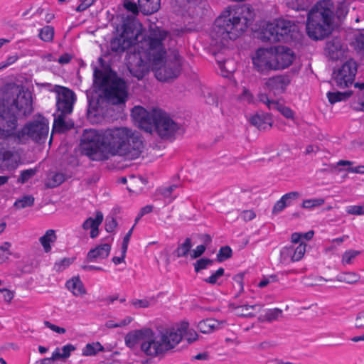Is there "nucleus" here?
Segmentation results:
<instances>
[{"mask_svg": "<svg viewBox=\"0 0 364 364\" xmlns=\"http://www.w3.org/2000/svg\"><path fill=\"white\" fill-rule=\"evenodd\" d=\"M167 36L166 31L157 28L151 30L146 38L141 23L133 22L112 41L111 48L129 50L126 63L134 77L141 79L151 68L159 81L166 82L178 76L182 65L176 54L166 57L162 41Z\"/></svg>", "mask_w": 364, "mask_h": 364, "instance_id": "nucleus-1", "label": "nucleus"}, {"mask_svg": "<svg viewBox=\"0 0 364 364\" xmlns=\"http://www.w3.org/2000/svg\"><path fill=\"white\" fill-rule=\"evenodd\" d=\"M141 147L139 134L124 126L85 130L80 144V152L93 161H104L115 156L135 159Z\"/></svg>", "mask_w": 364, "mask_h": 364, "instance_id": "nucleus-2", "label": "nucleus"}, {"mask_svg": "<svg viewBox=\"0 0 364 364\" xmlns=\"http://www.w3.org/2000/svg\"><path fill=\"white\" fill-rule=\"evenodd\" d=\"M253 14L250 8L228 6L215 19L210 32V46L215 50L228 46L246 31Z\"/></svg>", "mask_w": 364, "mask_h": 364, "instance_id": "nucleus-3", "label": "nucleus"}, {"mask_svg": "<svg viewBox=\"0 0 364 364\" xmlns=\"http://www.w3.org/2000/svg\"><path fill=\"white\" fill-rule=\"evenodd\" d=\"M131 117L136 126L146 132L156 133L161 138L171 136L177 129V125L167 113L160 109H146L135 106L131 112Z\"/></svg>", "mask_w": 364, "mask_h": 364, "instance_id": "nucleus-4", "label": "nucleus"}, {"mask_svg": "<svg viewBox=\"0 0 364 364\" xmlns=\"http://www.w3.org/2000/svg\"><path fill=\"white\" fill-rule=\"evenodd\" d=\"M333 6L330 0L318 2L308 15L306 31L309 36L321 40L329 35L333 30Z\"/></svg>", "mask_w": 364, "mask_h": 364, "instance_id": "nucleus-5", "label": "nucleus"}, {"mask_svg": "<svg viewBox=\"0 0 364 364\" xmlns=\"http://www.w3.org/2000/svg\"><path fill=\"white\" fill-rule=\"evenodd\" d=\"M298 26L283 18L264 21L260 26V38L272 42L289 41L296 38Z\"/></svg>", "mask_w": 364, "mask_h": 364, "instance_id": "nucleus-6", "label": "nucleus"}, {"mask_svg": "<svg viewBox=\"0 0 364 364\" xmlns=\"http://www.w3.org/2000/svg\"><path fill=\"white\" fill-rule=\"evenodd\" d=\"M94 82L106 92L112 104H124L127 98V88L125 82L114 75L105 76L100 70H95Z\"/></svg>", "mask_w": 364, "mask_h": 364, "instance_id": "nucleus-7", "label": "nucleus"}, {"mask_svg": "<svg viewBox=\"0 0 364 364\" xmlns=\"http://www.w3.org/2000/svg\"><path fill=\"white\" fill-rule=\"evenodd\" d=\"M146 334L144 342L140 346V351L145 355L156 358L174 349L168 328L159 334L149 328Z\"/></svg>", "mask_w": 364, "mask_h": 364, "instance_id": "nucleus-8", "label": "nucleus"}, {"mask_svg": "<svg viewBox=\"0 0 364 364\" xmlns=\"http://www.w3.org/2000/svg\"><path fill=\"white\" fill-rule=\"evenodd\" d=\"M75 100V95L70 90L65 87L58 90L57 107L60 114L55 117L53 132H63L73 127V123L65 117L72 112Z\"/></svg>", "mask_w": 364, "mask_h": 364, "instance_id": "nucleus-9", "label": "nucleus"}, {"mask_svg": "<svg viewBox=\"0 0 364 364\" xmlns=\"http://www.w3.org/2000/svg\"><path fill=\"white\" fill-rule=\"evenodd\" d=\"M356 73L355 61L349 59L335 68L332 76L333 83L340 88L348 87L353 82Z\"/></svg>", "mask_w": 364, "mask_h": 364, "instance_id": "nucleus-10", "label": "nucleus"}, {"mask_svg": "<svg viewBox=\"0 0 364 364\" xmlns=\"http://www.w3.org/2000/svg\"><path fill=\"white\" fill-rule=\"evenodd\" d=\"M170 336L171 337L174 348L184 340L189 344L196 342L199 340L198 333L191 328L190 323L187 321H181L175 323L168 328Z\"/></svg>", "mask_w": 364, "mask_h": 364, "instance_id": "nucleus-11", "label": "nucleus"}, {"mask_svg": "<svg viewBox=\"0 0 364 364\" xmlns=\"http://www.w3.org/2000/svg\"><path fill=\"white\" fill-rule=\"evenodd\" d=\"M48 130V120L43 117H39L37 120L24 127L18 134V138L20 141H24L28 138L38 140L46 136Z\"/></svg>", "mask_w": 364, "mask_h": 364, "instance_id": "nucleus-12", "label": "nucleus"}, {"mask_svg": "<svg viewBox=\"0 0 364 364\" xmlns=\"http://www.w3.org/2000/svg\"><path fill=\"white\" fill-rule=\"evenodd\" d=\"M252 62L254 68L259 73L268 74L274 71L272 47L257 49L252 55Z\"/></svg>", "mask_w": 364, "mask_h": 364, "instance_id": "nucleus-13", "label": "nucleus"}, {"mask_svg": "<svg viewBox=\"0 0 364 364\" xmlns=\"http://www.w3.org/2000/svg\"><path fill=\"white\" fill-rule=\"evenodd\" d=\"M274 70H280L289 67L294 59V52L283 46H272Z\"/></svg>", "mask_w": 364, "mask_h": 364, "instance_id": "nucleus-14", "label": "nucleus"}, {"mask_svg": "<svg viewBox=\"0 0 364 364\" xmlns=\"http://www.w3.org/2000/svg\"><path fill=\"white\" fill-rule=\"evenodd\" d=\"M306 245L304 243L283 247L280 252L281 262L287 264L301 260L306 252Z\"/></svg>", "mask_w": 364, "mask_h": 364, "instance_id": "nucleus-15", "label": "nucleus"}, {"mask_svg": "<svg viewBox=\"0 0 364 364\" xmlns=\"http://www.w3.org/2000/svg\"><path fill=\"white\" fill-rule=\"evenodd\" d=\"M149 328L135 329L129 331L124 337L127 347L132 350H140V346L144 342Z\"/></svg>", "mask_w": 364, "mask_h": 364, "instance_id": "nucleus-16", "label": "nucleus"}, {"mask_svg": "<svg viewBox=\"0 0 364 364\" xmlns=\"http://www.w3.org/2000/svg\"><path fill=\"white\" fill-rule=\"evenodd\" d=\"M290 84V79L285 75H277L268 78L265 82V87L274 95H279L285 92Z\"/></svg>", "mask_w": 364, "mask_h": 364, "instance_id": "nucleus-17", "label": "nucleus"}, {"mask_svg": "<svg viewBox=\"0 0 364 364\" xmlns=\"http://www.w3.org/2000/svg\"><path fill=\"white\" fill-rule=\"evenodd\" d=\"M14 106L21 114H26L32 110V95L28 90L19 92Z\"/></svg>", "mask_w": 364, "mask_h": 364, "instance_id": "nucleus-18", "label": "nucleus"}, {"mask_svg": "<svg viewBox=\"0 0 364 364\" xmlns=\"http://www.w3.org/2000/svg\"><path fill=\"white\" fill-rule=\"evenodd\" d=\"M66 289L74 296L82 298L87 294V289L79 276H73L65 284Z\"/></svg>", "mask_w": 364, "mask_h": 364, "instance_id": "nucleus-19", "label": "nucleus"}, {"mask_svg": "<svg viewBox=\"0 0 364 364\" xmlns=\"http://www.w3.org/2000/svg\"><path fill=\"white\" fill-rule=\"evenodd\" d=\"M224 323L223 321L208 318L200 321L196 327L201 333L210 334L220 329Z\"/></svg>", "mask_w": 364, "mask_h": 364, "instance_id": "nucleus-20", "label": "nucleus"}, {"mask_svg": "<svg viewBox=\"0 0 364 364\" xmlns=\"http://www.w3.org/2000/svg\"><path fill=\"white\" fill-rule=\"evenodd\" d=\"M21 161L20 154L18 152L11 151H2L0 149V166L9 168H16Z\"/></svg>", "mask_w": 364, "mask_h": 364, "instance_id": "nucleus-21", "label": "nucleus"}, {"mask_svg": "<svg viewBox=\"0 0 364 364\" xmlns=\"http://www.w3.org/2000/svg\"><path fill=\"white\" fill-rule=\"evenodd\" d=\"M299 196V193L296 191L289 192L283 195L281 198L275 203L272 208V213L274 214H278L282 212L287 207L290 206Z\"/></svg>", "mask_w": 364, "mask_h": 364, "instance_id": "nucleus-22", "label": "nucleus"}, {"mask_svg": "<svg viewBox=\"0 0 364 364\" xmlns=\"http://www.w3.org/2000/svg\"><path fill=\"white\" fill-rule=\"evenodd\" d=\"M103 220V214L97 212L94 217H90L83 223L82 227L85 230H90V235L92 238L99 235L98 228Z\"/></svg>", "mask_w": 364, "mask_h": 364, "instance_id": "nucleus-23", "label": "nucleus"}, {"mask_svg": "<svg viewBox=\"0 0 364 364\" xmlns=\"http://www.w3.org/2000/svg\"><path fill=\"white\" fill-rule=\"evenodd\" d=\"M261 98V100L267 105L269 109H276L279 111L285 118L294 120L295 119V112L289 107L284 106L278 102L269 100L267 97Z\"/></svg>", "mask_w": 364, "mask_h": 364, "instance_id": "nucleus-24", "label": "nucleus"}, {"mask_svg": "<svg viewBox=\"0 0 364 364\" xmlns=\"http://www.w3.org/2000/svg\"><path fill=\"white\" fill-rule=\"evenodd\" d=\"M57 240L56 231L53 229L47 230L45 233L41 236L38 241L42 246L45 253H50L52 247Z\"/></svg>", "mask_w": 364, "mask_h": 364, "instance_id": "nucleus-25", "label": "nucleus"}, {"mask_svg": "<svg viewBox=\"0 0 364 364\" xmlns=\"http://www.w3.org/2000/svg\"><path fill=\"white\" fill-rule=\"evenodd\" d=\"M250 122L260 129H266L272 127V119L269 114L256 113L250 117Z\"/></svg>", "mask_w": 364, "mask_h": 364, "instance_id": "nucleus-26", "label": "nucleus"}, {"mask_svg": "<svg viewBox=\"0 0 364 364\" xmlns=\"http://www.w3.org/2000/svg\"><path fill=\"white\" fill-rule=\"evenodd\" d=\"M111 250L109 244H104L91 250L87 254V259L90 262H96L108 257Z\"/></svg>", "mask_w": 364, "mask_h": 364, "instance_id": "nucleus-27", "label": "nucleus"}, {"mask_svg": "<svg viewBox=\"0 0 364 364\" xmlns=\"http://www.w3.org/2000/svg\"><path fill=\"white\" fill-rule=\"evenodd\" d=\"M138 6L145 14H151L159 8V0H137Z\"/></svg>", "mask_w": 364, "mask_h": 364, "instance_id": "nucleus-28", "label": "nucleus"}, {"mask_svg": "<svg viewBox=\"0 0 364 364\" xmlns=\"http://www.w3.org/2000/svg\"><path fill=\"white\" fill-rule=\"evenodd\" d=\"M5 119L0 117V137H7L13 134L12 131L16 127V117H12L6 122V128L4 125Z\"/></svg>", "mask_w": 364, "mask_h": 364, "instance_id": "nucleus-29", "label": "nucleus"}, {"mask_svg": "<svg viewBox=\"0 0 364 364\" xmlns=\"http://www.w3.org/2000/svg\"><path fill=\"white\" fill-rule=\"evenodd\" d=\"M103 350L104 347L100 342H92L85 346L82 349V355L84 356H93Z\"/></svg>", "mask_w": 364, "mask_h": 364, "instance_id": "nucleus-30", "label": "nucleus"}, {"mask_svg": "<svg viewBox=\"0 0 364 364\" xmlns=\"http://www.w3.org/2000/svg\"><path fill=\"white\" fill-rule=\"evenodd\" d=\"M351 95L350 92H328L326 94L327 98L331 104L343 101Z\"/></svg>", "mask_w": 364, "mask_h": 364, "instance_id": "nucleus-31", "label": "nucleus"}, {"mask_svg": "<svg viewBox=\"0 0 364 364\" xmlns=\"http://www.w3.org/2000/svg\"><path fill=\"white\" fill-rule=\"evenodd\" d=\"M192 247L191 240L186 238L183 242L178 245L176 250V255L178 257H186L191 252Z\"/></svg>", "mask_w": 364, "mask_h": 364, "instance_id": "nucleus-32", "label": "nucleus"}, {"mask_svg": "<svg viewBox=\"0 0 364 364\" xmlns=\"http://www.w3.org/2000/svg\"><path fill=\"white\" fill-rule=\"evenodd\" d=\"M132 321V318L130 316H127L124 318L119 320L109 319L105 323V326L107 328L124 327L128 326Z\"/></svg>", "mask_w": 364, "mask_h": 364, "instance_id": "nucleus-33", "label": "nucleus"}, {"mask_svg": "<svg viewBox=\"0 0 364 364\" xmlns=\"http://www.w3.org/2000/svg\"><path fill=\"white\" fill-rule=\"evenodd\" d=\"M256 306L244 305L234 309L233 313L238 316H253Z\"/></svg>", "mask_w": 364, "mask_h": 364, "instance_id": "nucleus-34", "label": "nucleus"}, {"mask_svg": "<svg viewBox=\"0 0 364 364\" xmlns=\"http://www.w3.org/2000/svg\"><path fill=\"white\" fill-rule=\"evenodd\" d=\"M176 187V185H172L164 187L159 191V193L164 198L166 203H169L176 198V196L173 195V192Z\"/></svg>", "mask_w": 364, "mask_h": 364, "instance_id": "nucleus-35", "label": "nucleus"}, {"mask_svg": "<svg viewBox=\"0 0 364 364\" xmlns=\"http://www.w3.org/2000/svg\"><path fill=\"white\" fill-rule=\"evenodd\" d=\"M225 269L222 267L218 269L215 272H213L210 277L205 278L204 282L210 284H220V280L224 275Z\"/></svg>", "mask_w": 364, "mask_h": 364, "instance_id": "nucleus-36", "label": "nucleus"}, {"mask_svg": "<svg viewBox=\"0 0 364 364\" xmlns=\"http://www.w3.org/2000/svg\"><path fill=\"white\" fill-rule=\"evenodd\" d=\"M54 36V29L53 27L47 26L40 30L39 37L46 42H50Z\"/></svg>", "mask_w": 364, "mask_h": 364, "instance_id": "nucleus-37", "label": "nucleus"}, {"mask_svg": "<svg viewBox=\"0 0 364 364\" xmlns=\"http://www.w3.org/2000/svg\"><path fill=\"white\" fill-rule=\"evenodd\" d=\"M359 278V275L354 272L342 273L338 276V281L348 284L357 282Z\"/></svg>", "mask_w": 364, "mask_h": 364, "instance_id": "nucleus-38", "label": "nucleus"}, {"mask_svg": "<svg viewBox=\"0 0 364 364\" xmlns=\"http://www.w3.org/2000/svg\"><path fill=\"white\" fill-rule=\"evenodd\" d=\"M213 264V261L208 258H201L197 260L194 264V269L196 272H199L203 269H205Z\"/></svg>", "mask_w": 364, "mask_h": 364, "instance_id": "nucleus-39", "label": "nucleus"}, {"mask_svg": "<svg viewBox=\"0 0 364 364\" xmlns=\"http://www.w3.org/2000/svg\"><path fill=\"white\" fill-rule=\"evenodd\" d=\"M34 198L31 196H24L21 199L17 200L14 206L18 209H22L26 207H30L33 204Z\"/></svg>", "mask_w": 364, "mask_h": 364, "instance_id": "nucleus-40", "label": "nucleus"}, {"mask_svg": "<svg viewBox=\"0 0 364 364\" xmlns=\"http://www.w3.org/2000/svg\"><path fill=\"white\" fill-rule=\"evenodd\" d=\"M11 243L6 242L0 245V264L4 262L11 255Z\"/></svg>", "mask_w": 364, "mask_h": 364, "instance_id": "nucleus-41", "label": "nucleus"}, {"mask_svg": "<svg viewBox=\"0 0 364 364\" xmlns=\"http://www.w3.org/2000/svg\"><path fill=\"white\" fill-rule=\"evenodd\" d=\"M353 45L356 50L364 52V30L355 34Z\"/></svg>", "mask_w": 364, "mask_h": 364, "instance_id": "nucleus-42", "label": "nucleus"}, {"mask_svg": "<svg viewBox=\"0 0 364 364\" xmlns=\"http://www.w3.org/2000/svg\"><path fill=\"white\" fill-rule=\"evenodd\" d=\"M360 254L358 250H349L345 252L342 257V262L344 264H350L353 260Z\"/></svg>", "mask_w": 364, "mask_h": 364, "instance_id": "nucleus-43", "label": "nucleus"}, {"mask_svg": "<svg viewBox=\"0 0 364 364\" xmlns=\"http://www.w3.org/2000/svg\"><path fill=\"white\" fill-rule=\"evenodd\" d=\"M324 203V200L322 198H314L305 200L303 202L302 206L304 208L311 209L315 207L320 206Z\"/></svg>", "mask_w": 364, "mask_h": 364, "instance_id": "nucleus-44", "label": "nucleus"}, {"mask_svg": "<svg viewBox=\"0 0 364 364\" xmlns=\"http://www.w3.org/2000/svg\"><path fill=\"white\" fill-rule=\"evenodd\" d=\"M231 255L232 250L230 247L225 246L220 249L219 252L217 255V257L219 262H223L230 258Z\"/></svg>", "mask_w": 364, "mask_h": 364, "instance_id": "nucleus-45", "label": "nucleus"}, {"mask_svg": "<svg viewBox=\"0 0 364 364\" xmlns=\"http://www.w3.org/2000/svg\"><path fill=\"white\" fill-rule=\"evenodd\" d=\"M152 299H135L132 301V305L136 309L148 308L152 304Z\"/></svg>", "mask_w": 364, "mask_h": 364, "instance_id": "nucleus-46", "label": "nucleus"}, {"mask_svg": "<svg viewBox=\"0 0 364 364\" xmlns=\"http://www.w3.org/2000/svg\"><path fill=\"white\" fill-rule=\"evenodd\" d=\"M65 177L62 173H55L48 181V186L54 187L60 185L64 181Z\"/></svg>", "mask_w": 364, "mask_h": 364, "instance_id": "nucleus-47", "label": "nucleus"}, {"mask_svg": "<svg viewBox=\"0 0 364 364\" xmlns=\"http://www.w3.org/2000/svg\"><path fill=\"white\" fill-rule=\"evenodd\" d=\"M44 326L49 328L53 332L58 334V335H63L66 333V329L63 327L59 326L58 325H55L54 323H50V321H44Z\"/></svg>", "mask_w": 364, "mask_h": 364, "instance_id": "nucleus-48", "label": "nucleus"}, {"mask_svg": "<svg viewBox=\"0 0 364 364\" xmlns=\"http://www.w3.org/2000/svg\"><path fill=\"white\" fill-rule=\"evenodd\" d=\"M346 212L352 215H364V205H350L346 208Z\"/></svg>", "mask_w": 364, "mask_h": 364, "instance_id": "nucleus-49", "label": "nucleus"}, {"mask_svg": "<svg viewBox=\"0 0 364 364\" xmlns=\"http://www.w3.org/2000/svg\"><path fill=\"white\" fill-rule=\"evenodd\" d=\"M36 174L35 169H27L21 172V176L18 179V181L21 183L27 182L31 178H32Z\"/></svg>", "mask_w": 364, "mask_h": 364, "instance_id": "nucleus-50", "label": "nucleus"}, {"mask_svg": "<svg viewBox=\"0 0 364 364\" xmlns=\"http://www.w3.org/2000/svg\"><path fill=\"white\" fill-rule=\"evenodd\" d=\"M60 349L63 357L65 360L70 356L71 353L75 350L76 348L73 344H66Z\"/></svg>", "mask_w": 364, "mask_h": 364, "instance_id": "nucleus-51", "label": "nucleus"}, {"mask_svg": "<svg viewBox=\"0 0 364 364\" xmlns=\"http://www.w3.org/2000/svg\"><path fill=\"white\" fill-rule=\"evenodd\" d=\"M124 6L129 11L136 14L138 12V6L135 0H124Z\"/></svg>", "mask_w": 364, "mask_h": 364, "instance_id": "nucleus-52", "label": "nucleus"}, {"mask_svg": "<svg viewBox=\"0 0 364 364\" xmlns=\"http://www.w3.org/2000/svg\"><path fill=\"white\" fill-rule=\"evenodd\" d=\"M205 249L206 247L203 245H198L195 249L191 251L190 257H191V259L198 258L204 253Z\"/></svg>", "mask_w": 364, "mask_h": 364, "instance_id": "nucleus-53", "label": "nucleus"}, {"mask_svg": "<svg viewBox=\"0 0 364 364\" xmlns=\"http://www.w3.org/2000/svg\"><path fill=\"white\" fill-rule=\"evenodd\" d=\"M353 164V163L350 161L340 160L339 161L337 162L336 167L344 166H346L347 168L346 169L338 168V171L341 172L344 170H346L348 172L350 173V170L353 169V168H354L353 166H352Z\"/></svg>", "mask_w": 364, "mask_h": 364, "instance_id": "nucleus-54", "label": "nucleus"}, {"mask_svg": "<svg viewBox=\"0 0 364 364\" xmlns=\"http://www.w3.org/2000/svg\"><path fill=\"white\" fill-rule=\"evenodd\" d=\"M282 314V311L278 309H269L266 314V317L269 320H275L279 318Z\"/></svg>", "mask_w": 364, "mask_h": 364, "instance_id": "nucleus-55", "label": "nucleus"}, {"mask_svg": "<svg viewBox=\"0 0 364 364\" xmlns=\"http://www.w3.org/2000/svg\"><path fill=\"white\" fill-rule=\"evenodd\" d=\"M305 0H287V4L289 7L295 10L304 9Z\"/></svg>", "mask_w": 364, "mask_h": 364, "instance_id": "nucleus-56", "label": "nucleus"}, {"mask_svg": "<svg viewBox=\"0 0 364 364\" xmlns=\"http://www.w3.org/2000/svg\"><path fill=\"white\" fill-rule=\"evenodd\" d=\"M338 47H339V43L338 41H336L332 43H328L327 45V50H328V53L332 55V58L338 57V55L337 53L334 55V54L338 51Z\"/></svg>", "mask_w": 364, "mask_h": 364, "instance_id": "nucleus-57", "label": "nucleus"}, {"mask_svg": "<svg viewBox=\"0 0 364 364\" xmlns=\"http://www.w3.org/2000/svg\"><path fill=\"white\" fill-rule=\"evenodd\" d=\"M355 324L357 328L364 329V310L357 314Z\"/></svg>", "mask_w": 364, "mask_h": 364, "instance_id": "nucleus-58", "label": "nucleus"}, {"mask_svg": "<svg viewBox=\"0 0 364 364\" xmlns=\"http://www.w3.org/2000/svg\"><path fill=\"white\" fill-rule=\"evenodd\" d=\"M256 215L255 212L251 210H245L240 214V218L245 221L251 220L254 219Z\"/></svg>", "mask_w": 364, "mask_h": 364, "instance_id": "nucleus-59", "label": "nucleus"}, {"mask_svg": "<svg viewBox=\"0 0 364 364\" xmlns=\"http://www.w3.org/2000/svg\"><path fill=\"white\" fill-rule=\"evenodd\" d=\"M74 261L73 258H64L58 264V270H63L69 267Z\"/></svg>", "mask_w": 364, "mask_h": 364, "instance_id": "nucleus-60", "label": "nucleus"}, {"mask_svg": "<svg viewBox=\"0 0 364 364\" xmlns=\"http://www.w3.org/2000/svg\"><path fill=\"white\" fill-rule=\"evenodd\" d=\"M153 210V207L151 205H146L142 208L140 212L138 214V216L136 218L135 223H136L139 219L146 214L151 213Z\"/></svg>", "mask_w": 364, "mask_h": 364, "instance_id": "nucleus-61", "label": "nucleus"}, {"mask_svg": "<svg viewBox=\"0 0 364 364\" xmlns=\"http://www.w3.org/2000/svg\"><path fill=\"white\" fill-rule=\"evenodd\" d=\"M126 253H127V251L123 252V250L121 249L119 255L114 256L112 258V262L116 265L124 262V259H125V257H126Z\"/></svg>", "mask_w": 364, "mask_h": 364, "instance_id": "nucleus-62", "label": "nucleus"}, {"mask_svg": "<svg viewBox=\"0 0 364 364\" xmlns=\"http://www.w3.org/2000/svg\"><path fill=\"white\" fill-rule=\"evenodd\" d=\"M116 226H117V222L113 218L107 219L106 223H105V228L107 232H112Z\"/></svg>", "mask_w": 364, "mask_h": 364, "instance_id": "nucleus-63", "label": "nucleus"}, {"mask_svg": "<svg viewBox=\"0 0 364 364\" xmlns=\"http://www.w3.org/2000/svg\"><path fill=\"white\" fill-rule=\"evenodd\" d=\"M50 358L55 362V363H58L59 360H65L61 354V351L60 348H56L52 353Z\"/></svg>", "mask_w": 364, "mask_h": 364, "instance_id": "nucleus-64", "label": "nucleus"}]
</instances>
